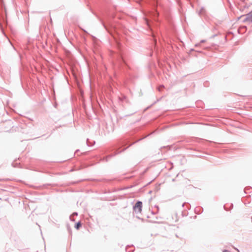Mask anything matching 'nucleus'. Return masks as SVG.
<instances>
[{"instance_id": "1", "label": "nucleus", "mask_w": 252, "mask_h": 252, "mask_svg": "<svg viewBox=\"0 0 252 252\" xmlns=\"http://www.w3.org/2000/svg\"><path fill=\"white\" fill-rule=\"evenodd\" d=\"M142 203L141 201H138L133 207L134 211L137 213H141L142 212Z\"/></svg>"}, {"instance_id": "2", "label": "nucleus", "mask_w": 252, "mask_h": 252, "mask_svg": "<svg viewBox=\"0 0 252 252\" xmlns=\"http://www.w3.org/2000/svg\"><path fill=\"white\" fill-rule=\"evenodd\" d=\"M245 21L252 22V13H250L247 15Z\"/></svg>"}, {"instance_id": "3", "label": "nucleus", "mask_w": 252, "mask_h": 252, "mask_svg": "<svg viewBox=\"0 0 252 252\" xmlns=\"http://www.w3.org/2000/svg\"><path fill=\"white\" fill-rule=\"evenodd\" d=\"M82 224L80 222H78L75 225V228L78 230L80 229V228L81 227Z\"/></svg>"}, {"instance_id": "4", "label": "nucleus", "mask_w": 252, "mask_h": 252, "mask_svg": "<svg viewBox=\"0 0 252 252\" xmlns=\"http://www.w3.org/2000/svg\"><path fill=\"white\" fill-rule=\"evenodd\" d=\"M223 252H229L226 250H225L224 251H223Z\"/></svg>"}]
</instances>
